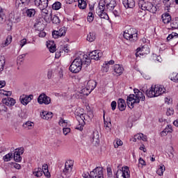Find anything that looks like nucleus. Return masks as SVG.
Here are the masks:
<instances>
[{
  "label": "nucleus",
  "mask_w": 178,
  "mask_h": 178,
  "mask_svg": "<svg viewBox=\"0 0 178 178\" xmlns=\"http://www.w3.org/2000/svg\"><path fill=\"white\" fill-rule=\"evenodd\" d=\"M10 95H12V91L0 90V97H10Z\"/></svg>",
  "instance_id": "58836bf2"
},
{
  "label": "nucleus",
  "mask_w": 178,
  "mask_h": 178,
  "mask_svg": "<svg viewBox=\"0 0 178 178\" xmlns=\"http://www.w3.org/2000/svg\"><path fill=\"white\" fill-rule=\"evenodd\" d=\"M51 22L53 24H59L60 23V19H59V17L56 15H51Z\"/></svg>",
  "instance_id": "ea45409f"
},
{
  "label": "nucleus",
  "mask_w": 178,
  "mask_h": 178,
  "mask_svg": "<svg viewBox=\"0 0 178 178\" xmlns=\"http://www.w3.org/2000/svg\"><path fill=\"white\" fill-rule=\"evenodd\" d=\"M35 2V6H37V8H39V9H42L44 8L43 5H41V0H34Z\"/></svg>",
  "instance_id": "13d9d810"
},
{
  "label": "nucleus",
  "mask_w": 178,
  "mask_h": 178,
  "mask_svg": "<svg viewBox=\"0 0 178 178\" xmlns=\"http://www.w3.org/2000/svg\"><path fill=\"white\" fill-rule=\"evenodd\" d=\"M103 118L104 120V126L106 130H107V131H111V129L112 127V123H111V120H108V121L105 120V112H104Z\"/></svg>",
  "instance_id": "7c9ffc66"
},
{
  "label": "nucleus",
  "mask_w": 178,
  "mask_h": 178,
  "mask_svg": "<svg viewBox=\"0 0 178 178\" xmlns=\"http://www.w3.org/2000/svg\"><path fill=\"white\" fill-rule=\"evenodd\" d=\"M178 34L177 33H172L167 37V41H170V40H177Z\"/></svg>",
  "instance_id": "49530a36"
},
{
  "label": "nucleus",
  "mask_w": 178,
  "mask_h": 178,
  "mask_svg": "<svg viewBox=\"0 0 178 178\" xmlns=\"http://www.w3.org/2000/svg\"><path fill=\"white\" fill-rule=\"evenodd\" d=\"M95 87H97V81L94 80H90L88 81L86 90H95Z\"/></svg>",
  "instance_id": "cd10ccee"
},
{
  "label": "nucleus",
  "mask_w": 178,
  "mask_h": 178,
  "mask_svg": "<svg viewBox=\"0 0 178 178\" xmlns=\"http://www.w3.org/2000/svg\"><path fill=\"white\" fill-rule=\"evenodd\" d=\"M90 141L95 145H98L99 144V132H98V131H93V133L90 136Z\"/></svg>",
  "instance_id": "4468645a"
},
{
  "label": "nucleus",
  "mask_w": 178,
  "mask_h": 178,
  "mask_svg": "<svg viewBox=\"0 0 178 178\" xmlns=\"http://www.w3.org/2000/svg\"><path fill=\"white\" fill-rule=\"evenodd\" d=\"M173 131V129L172 128V125H168L165 129H163V131L161 132L160 136L161 137H166L168 133H172Z\"/></svg>",
  "instance_id": "bb28decb"
},
{
  "label": "nucleus",
  "mask_w": 178,
  "mask_h": 178,
  "mask_svg": "<svg viewBox=\"0 0 178 178\" xmlns=\"http://www.w3.org/2000/svg\"><path fill=\"white\" fill-rule=\"evenodd\" d=\"M78 118H80L83 122H91V119L94 118V115L91 113L88 114H84V113H81L77 115Z\"/></svg>",
  "instance_id": "412c9836"
},
{
  "label": "nucleus",
  "mask_w": 178,
  "mask_h": 178,
  "mask_svg": "<svg viewBox=\"0 0 178 178\" xmlns=\"http://www.w3.org/2000/svg\"><path fill=\"white\" fill-rule=\"evenodd\" d=\"M67 31V29H66V27H60V29H58V30L52 31V37L55 39L60 38V37H65L66 35Z\"/></svg>",
  "instance_id": "0eeeda50"
},
{
  "label": "nucleus",
  "mask_w": 178,
  "mask_h": 178,
  "mask_svg": "<svg viewBox=\"0 0 178 178\" xmlns=\"http://www.w3.org/2000/svg\"><path fill=\"white\" fill-rule=\"evenodd\" d=\"M2 102L7 106H13L16 104V100L12 97H8L7 99H3Z\"/></svg>",
  "instance_id": "b1692460"
},
{
  "label": "nucleus",
  "mask_w": 178,
  "mask_h": 178,
  "mask_svg": "<svg viewBox=\"0 0 178 178\" xmlns=\"http://www.w3.org/2000/svg\"><path fill=\"white\" fill-rule=\"evenodd\" d=\"M112 65H115V60H111L109 61H105L102 67L103 73H108Z\"/></svg>",
  "instance_id": "a211bd4d"
},
{
  "label": "nucleus",
  "mask_w": 178,
  "mask_h": 178,
  "mask_svg": "<svg viewBox=\"0 0 178 178\" xmlns=\"http://www.w3.org/2000/svg\"><path fill=\"white\" fill-rule=\"evenodd\" d=\"M58 124L62 127H66L67 126V122H66V120H63V118H60L58 121Z\"/></svg>",
  "instance_id": "4d7b16f0"
},
{
  "label": "nucleus",
  "mask_w": 178,
  "mask_h": 178,
  "mask_svg": "<svg viewBox=\"0 0 178 178\" xmlns=\"http://www.w3.org/2000/svg\"><path fill=\"white\" fill-rule=\"evenodd\" d=\"M134 95H129L127 99V104L130 109L134 108L136 104H140V101H145V96L143 94V90H134Z\"/></svg>",
  "instance_id": "f03ea898"
},
{
  "label": "nucleus",
  "mask_w": 178,
  "mask_h": 178,
  "mask_svg": "<svg viewBox=\"0 0 178 178\" xmlns=\"http://www.w3.org/2000/svg\"><path fill=\"white\" fill-rule=\"evenodd\" d=\"M3 67H5V57L0 56V73L3 71Z\"/></svg>",
  "instance_id": "a18cd8bd"
},
{
  "label": "nucleus",
  "mask_w": 178,
  "mask_h": 178,
  "mask_svg": "<svg viewBox=\"0 0 178 178\" xmlns=\"http://www.w3.org/2000/svg\"><path fill=\"white\" fill-rule=\"evenodd\" d=\"M118 106L120 111H123L126 109V102L123 99H119Z\"/></svg>",
  "instance_id": "c85d7f7f"
},
{
  "label": "nucleus",
  "mask_w": 178,
  "mask_h": 178,
  "mask_svg": "<svg viewBox=\"0 0 178 178\" xmlns=\"http://www.w3.org/2000/svg\"><path fill=\"white\" fill-rule=\"evenodd\" d=\"M27 44V39L24 38L19 41V45L21 48H23L24 45H26Z\"/></svg>",
  "instance_id": "052dcab7"
},
{
  "label": "nucleus",
  "mask_w": 178,
  "mask_h": 178,
  "mask_svg": "<svg viewBox=\"0 0 178 178\" xmlns=\"http://www.w3.org/2000/svg\"><path fill=\"white\" fill-rule=\"evenodd\" d=\"M20 155L21 154H19V152H14L13 157L15 162H20V161H22V156Z\"/></svg>",
  "instance_id": "603ef678"
},
{
  "label": "nucleus",
  "mask_w": 178,
  "mask_h": 178,
  "mask_svg": "<svg viewBox=\"0 0 178 178\" xmlns=\"http://www.w3.org/2000/svg\"><path fill=\"white\" fill-rule=\"evenodd\" d=\"M139 165H141L142 166H145L147 164L145 163V161L143 159V158H140L138 159Z\"/></svg>",
  "instance_id": "774afa93"
},
{
  "label": "nucleus",
  "mask_w": 178,
  "mask_h": 178,
  "mask_svg": "<svg viewBox=\"0 0 178 178\" xmlns=\"http://www.w3.org/2000/svg\"><path fill=\"white\" fill-rule=\"evenodd\" d=\"M78 1V7L79 9H86L87 8V0H77Z\"/></svg>",
  "instance_id": "f704fd0d"
},
{
  "label": "nucleus",
  "mask_w": 178,
  "mask_h": 178,
  "mask_svg": "<svg viewBox=\"0 0 178 178\" xmlns=\"http://www.w3.org/2000/svg\"><path fill=\"white\" fill-rule=\"evenodd\" d=\"M95 33L94 32H90L87 35V41L89 42H92L93 41H95Z\"/></svg>",
  "instance_id": "e433bc0d"
},
{
  "label": "nucleus",
  "mask_w": 178,
  "mask_h": 178,
  "mask_svg": "<svg viewBox=\"0 0 178 178\" xmlns=\"http://www.w3.org/2000/svg\"><path fill=\"white\" fill-rule=\"evenodd\" d=\"M83 178H104V170L102 168L97 167L90 173L83 174Z\"/></svg>",
  "instance_id": "20e7f679"
},
{
  "label": "nucleus",
  "mask_w": 178,
  "mask_h": 178,
  "mask_svg": "<svg viewBox=\"0 0 178 178\" xmlns=\"http://www.w3.org/2000/svg\"><path fill=\"white\" fill-rule=\"evenodd\" d=\"M148 54H149V48L148 46H143L142 48L138 47L136 49V58H138L140 55L144 56V55H148Z\"/></svg>",
  "instance_id": "f8f14e48"
},
{
  "label": "nucleus",
  "mask_w": 178,
  "mask_h": 178,
  "mask_svg": "<svg viewBox=\"0 0 178 178\" xmlns=\"http://www.w3.org/2000/svg\"><path fill=\"white\" fill-rule=\"evenodd\" d=\"M62 8V3L59 1H56L52 5V9L54 10H59Z\"/></svg>",
  "instance_id": "79ce46f5"
},
{
  "label": "nucleus",
  "mask_w": 178,
  "mask_h": 178,
  "mask_svg": "<svg viewBox=\"0 0 178 178\" xmlns=\"http://www.w3.org/2000/svg\"><path fill=\"white\" fill-rule=\"evenodd\" d=\"M141 137H143V134H137L134 136V142L136 143L137 140H141Z\"/></svg>",
  "instance_id": "bf43d9fd"
},
{
  "label": "nucleus",
  "mask_w": 178,
  "mask_h": 178,
  "mask_svg": "<svg viewBox=\"0 0 178 178\" xmlns=\"http://www.w3.org/2000/svg\"><path fill=\"white\" fill-rule=\"evenodd\" d=\"M33 173L35 177H41L43 173L42 168H35Z\"/></svg>",
  "instance_id": "c9c22d12"
},
{
  "label": "nucleus",
  "mask_w": 178,
  "mask_h": 178,
  "mask_svg": "<svg viewBox=\"0 0 178 178\" xmlns=\"http://www.w3.org/2000/svg\"><path fill=\"white\" fill-rule=\"evenodd\" d=\"M154 60H156L157 62H159L161 63V62H162V58L161 57V56H156V54L154 55Z\"/></svg>",
  "instance_id": "338daca9"
},
{
  "label": "nucleus",
  "mask_w": 178,
  "mask_h": 178,
  "mask_svg": "<svg viewBox=\"0 0 178 178\" xmlns=\"http://www.w3.org/2000/svg\"><path fill=\"white\" fill-rule=\"evenodd\" d=\"M72 161L65 162V168L63 170L62 175L64 178H69L72 176V170H73V164H72Z\"/></svg>",
  "instance_id": "39448f33"
},
{
  "label": "nucleus",
  "mask_w": 178,
  "mask_h": 178,
  "mask_svg": "<svg viewBox=\"0 0 178 178\" xmlns=\"http://www.w3.org/2000/svg\"><path fill=\"white\" fill-rule=\"evenodd\" d=\"M40 116L44 120H49V119H52L54 117V113L49 111H42L40 113Z\"/></svg>",
  "instance_id": "5701e85b"
},
{
  "label": "nucleus",
  "mask_w": 178,
  "mask_h": 178,
  "mask_svg": "<svg viewBox=\"0 0 178 178\" xmlns=\"http://www.w3.org/2000/svg\"><path fill=\"white\" fill-rule=\"evenodd\" d=\"M22 126L25 130H32V129H34V122L27 121Z\"/></svg>",
  "instance_id": "c756f323"
},
{
  "label": "nucleus",
  "mask_w": 178,
  "mask_h": 178,
  "mask_svg": "<svg viewBox=\"0 0 178 178\" xmlns=\"http://www.w3.org/2000/svg\"><path fill=\"white\" fill-rule=\"evenodd\" d=\"M87 20L88 22H89V23H92V22L94 21V14L92 13V12L88 13Z\"/></svg>",
  "instance_id": "6e6d98bb"
},
{
  "label": "nucleus",
  "mask_w": 178,
  "mask_h": 178,
  "mask_svg": "<svg viewBox=\"0 0 178 178\" xmlns=\"http://www.w3.org/2000/svg\"><path fill=\"white\" fill-rule=\"evenodd\" d=\"M90 63L91 60L88 58V56L86 54L80 56L72 61L70 66V71L72 72V73H79L81 70L83 66L87 67Z\"/></svg>",
  "instance_id": "f257e3e1"
},
{
  "label": "nucleus",
  "mask_w": 178,
  "mask_h": 178,
  "mask_svg": "<svg viewBox=\"0 0 178 178\" xmlns=\"http://www.w3.org/2000/svg\"><path fill=\"white\" fill-rule=\"evenodd\" d=\"M12 158H13V154L10 152V153L6 154L3 157V161H5V162H9V161H10V159H12Z\"/></svg>",
  "instance_id": "8fccbe9b"
},
{
  "label": "nucleus",
  "mask_w": 178,
  "mask_h": 178,
  "mask_svg": "<svg viewBox=\"0 0 178 178\" xmlns=\"http://www.w3.org/2000/svg\"><path fill=\"white\" fill-rule=\"evenodd\" d=\"M165 91L163 90H147L146 95L149 98H154L155 97H159L162 94H165Z\"/></svg>",
  "instance_id": "6e6552de"
},
{
  "label": "nucleus",
  "mask_w": 178,
  "mask_h": 178,
  "mask_svg": "<svg viewBox=\"0 0 178 178\" xmlns=\"http://www.w3.org/2000/svg\"><path fill=\"white\" fill-rule=\"evenodd\" d=\"M121 176L118 177L117 176V178H130V170L129 169V167L125 166L122 168V170L121 171Z\"/></svg>",
  "instance_id": "aec40b11"
},
{
  "label": "nucleus",
  "mask_w": 178,
  "mask_h": 178,
  "mask_svg": "<svg viewBox=\"0 0 178 178\" xmlns=\"http://www.w3.org/2000/svg\"><path fill=\"white\" fill-rule=\"evenodd\" d=\"M170 79L172 81H174V83H178V73L177 72H173L170 76Z\"/></svg>",
  "instance_id": "c03bdc74"
},
{
  "label": "nucleus",
  "mask_w": 178,
  "mask_h": 178,
  "mask_svg": "<svg viewBox=\"0 0 178 178\" xmlns=\"http://www.w3.org/2000/svg\"><path fill=\"white\" fill-rule=\"evenodd\" d=\"M98 8H99V9H98L97 13H101L102 12H105V10L106 9V6L104 1H99Z\"/></svg>",
  "instance_id": "72a5a7b5"
},
{
  "label": "nucleus",
  "mask_w": 178,
  "mask_h": 178,
  "mask_svg": "<svg viewBox=\"0 0 178 178\" xmlns=\"http://www.w3.org/2000/svg\"><path fill=\"white\" fill-rule=\"evenodd\" d=\"M104 5H106V8L108 10H113L116 6V0H104Z\"/></svg>",
  "instance_id": "dca6fc26"
},
{
  "label": "nucleus",
  "mask_w": 178,
  "mask_h": 178,
  "mask_svg": "<svg viewBox=\"0 0 178 178\" xmlns=\"http://www.w3.org/2000/svg\"><path fill=\"white\" fill-rule=\"evenodd\" d=\"M163 172H165V166H160L158 170H156L157 175L159 176H162L163 175Z\"/></svg>",
  "instance_id": "5fc2aeb1"
},
{
  "label": "nucleus",
  "mask_w": 178,
  "mask_h": 178,
  "mask_svg": "<svg viewBox=\"0 0 178 178\" xmlns=\"http://www.w3.org/2000/svg\"><path fill=\"white\" fill-rule=\"evenodd\" d=\"M12 35H9L7 36L6 40H4L2 43H1V48H5L6 47H8V45H9L11 42H12Z\"/></svg>",
  "instance_id": "2f4dec72"
},
{
  "label": "nucleus",
  "mask_w": 178,
  "mask_h": 178,
  "mask_svg": "<svg viewBox=\"0 0 178 178\" xmlns=\"http://www.w3.org/2000/svg\"><path fill=\"white\" fill-rule=\"evenodd\" d=\"M163 2L166 8H170V5L175 3V0H163Z\"/></svg>",
  "instance_id": "864d4df0"
},
{
  "label": "nucleus",
  "mask_w": 178,
  "mask_h": 178,
  "mask_svg": "<svg viewBox=\"0 0 178 178\" xmlns=\"http://www.w3.org/2000/svg\"><path fill=\"white\" fill-rule=\"evenodd\" d=\"M34 98L33 95H22L19 97V101L22 105H29V102H31V100Z\"/></svg>",
  "instance_id": "9b49d317"
},
{
  "label": "nucleus",
  "mask_w": 178,
  "mask_h": 178,
  "mask_svg": "<svg viewBox=\"0 0 178 178\" xmlns=\"http://www.w3.org/2000/svg\"><path fill=\"white\" fill-rule=\"evenodd\" d=\"M47 47L49 48L51 54H54V52L56 51V46H55V43H54L52 41H49V42H47Z\"/></svg>",
  "instance_id": "473e14b6"
},
{
  "label": "nucleus",
  "mask_w": 178,
  "mask_h": 178,
  "mask_svg": "<svg viewBox=\"0 0 178 178\" xmlns=\"http://www.w3.org/2000/svg\"><path fill=\"white\" fill-rule=\"evenodd\" d=\"M36 13H37V11L34 8H27L25 10V15L26 16V17L31 18V17H34V16H35Z\"/></svg>",
  "instance_id": "a878e982"
},
{
  "label": "nucleus",
  "mask_w": 178,
  "mask_h": 178,
  "mask_svg": "<svg viewBox=\"0 0 178 178\" xmlns=\"http://www.w3.org/2000/svg\"><path fill=\"white\" fill-rule=\"evenodd\" d=\"M38 102L40 105H42V104H44V105H49V104H51V98L45 94H42L38 97Z\"/></svg>",
  "instance_id": "9d476101"
},
{
  "label": "nucleus",
  "mask_w": 178,
  "mask_h": 178,
  "mask_svg": "<svg viewBox=\"0 0 178 178\" xmlns=\"http://www.w3.org/2000/svg\"><path fill=\"white\" fill-rule=\"evenodd\" d=\"M125 9H133L136 6V0H122Z\"/></svg>",
  "instance_id": "f3484780"
},
{
  "label": "nucleus",
  "mask_w": 178,
  "mask_h": 178,
  "mask_svg": "<svg viewBox=\"0 0 178 178\" xmlns=\"http://www.w3.org/2000/svg\"><path fill=\"white\" fill-rule=\"evenodd\" d=\"M140 8L142 10H148L150 13H156V7L152 5V3L147 2L145 3L144 1H142Z\"/></svg>",
  "instance_id": "423d86ee"
},
{
  "label": "nucleus",
  "mask_w": 178,
  "mask_h": 178,
  "mask_svg": "<svg viewBox=\"0 0 178 178\" xmlns=\"http://www.w3.org/2000/svg\"><path fill=\"white\" fill-rule=\"evenodd\" d=\"M90 94H91V90L87 92V90H81L75 94V98H76V99H83V98H86V97H88Z\"/></svg>",
  "instance_id": "2eb2a0df"
},
{
  "label": "nucleus",
  "mask_w": 178,
  "mask_h": 178,
  "mask_svg": "<svg viewBox=\"0 0 178 178\" xmlns=\"http://www.w3.org/2000/svg\"><path fill=\"white\" fill-rule=\"evenodd\" d=\"M170 26L172 27V29H174L175 30L178 29V17H176L175 19L172 20Z\"/></svg>",
  "instance_id": "37998d69"
},
{
  "label": "nucleus",
  "mask_w": 178,
  "mask_h": 178,
  "mask_svg": "<svg viewBox=\"0 0 178 178\" xmlns=\"http://www.w3.org/2000/svg\"><path fill=\"white\" fill-rule=\"evenodd\" d=\"M33 1H34V0H16L15 5H16V6H18V8L22 4L24 5V6H29V5H30V3H31L33 2Z\"/></svg>",
  "instance_id": "393cba45"
},
{
  "label": "nucleus",
  "mask_w": 178,
  "mask_h": 178,
  "mask_svg": "<svg viewBox=\"0 0 178 178\" xmlns=\"http://www.w3.org/2000/svg\"><path fill=\"white\" fill-rule=\"evenodd\" d=\"M42 13V17L46 22V23H51V19H52V13H49L47 8L40 9Z\"/></svg>",
  "instance_id": "1a4fd4ad"
},
{
  "label": "nucleus",
  "mask_w": 178,
  "mask_h": 178,
  "mask_svg": "<svg viewBox=\"0 0 178 178\" xmlns=\"http://www.w3.org/2000/svg\"><path fill=\"white\" fill-rule=\"evenodd\" d=\"M41 5L43 6V8H48V2H49V0H40Z\"/></svg>",
  "instance_id": "680f3d73"
},
{
  "label": "nucleus",
  "mask_w": 178,
  "mask_h": 178,
  "mask_svg": "<svg viewBox=\"0 0 178 178\" xmlns=\"http://www.w3.org/2000/svg\"><path fill=\"white\" fill-rule=\"evenodd\" d=\"M24 58H26V54L19 56L17 58V63H19V62H23V60H24Z\"/></svg>",
  "instance_id": "e2e57ef3"
},
{
  "label": "nucleus",
  "mask_w": 178,
  "mask_h": 178,
  "mask_svg": "<svg viewBox=\"0 0 178 178\" xmlns=\"http://www.w3.org/2000/svg\"><path fill=\"white\" fill-rule=\"evenodd\" d=\"M6 104L0 103V113H5V112H7L8 107H6Z\"/></svg>",
  "instance_id": "3c124183"
},
{
  "label": "nucleus",
  "mask_w": 178,
  "mask_h": 178,
  "mask_svg": "<svg viewBox=\"0 0 178 178\" xmlns=\"http://www.w3.org/2000/svg\"><path fill=\"white\" fill-rule=\"evenodd\" d=\"M113 70L114 76H122V74H123V72H124V68L119 64H115L113 65Z\"/></svg>",
  "instance_id": "ddd939ff"
},
{
  "label": "nucleus",
  "mask_w": 178,
  "mask_h": 178,
  "mask_svg": "<svg viewBox=\"0 0 178 178\" xmlns=\"http://www.w3.org/2000/svg\"><path fill=\"white\" fill-rule=\"evenodd\" d=\"M150 90H166L163 85H152Z\"/></svg>",
  "instance_id": "de8ad7c7"
},
{
  "label": "nucleus",
  "mask_w": 178,
  "mask_h": 178,
  "mask_svg": "<svg viewBox=\"0 0 178 178\" xmlns=\"http://www.w3.org/2000/svg\"><path fill=\"white\" fill-rule=\"evenodd\" d=\"M97 15L101 19H105L106 20H108V19H109V16L105 11H103L102 13H97Z\"/></svg>",
  "instance_id": "09e8293b"
},
{
  "label": "nucleus",
  "mask_w": 178,
  "mask_h": 178,
  "mask_svg": "<svg viewBox=\"0 0 178 178\" xmlns=\"http://www.w3.org/2000/svg\"><path fill=\"white\" fill-rule=\"evenodd\" d=\"M123 37L130 42H136V41L138 40V31L136 29L130 28L124 31Z\"/></svg>",
  "instance_id": "7ed1b4c3"
},
{
  "label": "nucleus",
  "mask_w": 178,
  "mask_h": 178,
  "mask_svg": "<svg viewBox=\"0 0 178 178\" xmlns=\"http://www.w3.org/2000/svg\"><path fill=\"white\" fill-rule=\"evenodd\" d=\"M101 56H102V53L99 52L98 50H95L89 54V57L93 60H98Z\"/></svg>",
  "instance_id": "6ab92c4d"
},
{
  "label": "nucleus",
  "mask_w": 178,
  "mask_h": 178,
  "mask_svg": "<svg viewBox=\"0 0 178 178\" xmlns=\"http://www.w3.org/2000/svg\"><path fill=\"white\" fill-rule=\"evenodd\" d=\"M42 173H44V176H46V177H51V174H49V171L48 170V165L47 164H44L42 165Z\"/></svg>",
  "instance_id": "4c0bfd02"
},
{
  "label": "nucleus",
  "mask_w": 178,
  "mask_h": 178,
  "mask_svg": "<svg viewBox=\"0 0 178 178\" xmlns=\"http://www.w3.org/2000/svg\"><path fill=\"white\" fill-rule=\"evenodd\" d=\"M63 134H65V136H67V134H69V133H70V128L65 127L63 129Z\"/></svg>",
  "instance_id": "0e129e2a"
},
{
  "label": "nucleus",
  "mask_w": 178,
  "mask_h": 178,
  "mask_svg": "<svg viewBox=\"0 0 178 178\" xmlns=\"http://www.w3.org/2000/svg\"><path fill=\"white\" fill-rule=\"evenodd\" d=\"M161 19L164 24H169L172 22V16L169 13H163L161 15Z\"/></svg>",
  "instance_id": "4be33fe9"
},
{
  "label": "nucleus",
  "mask_w": 178,
  "mask_h": 178,
  "mask_svg": "<svg viewBox=\"0 0 178 178\" xmlns=\"http://www.w3.org/2000/svg\"><path fill=\"white\" fill-rule=\"evenodd\" d=\"M167 115L168 116H172V115H173V113H175V111L173 110V108H168L167 109Z\"/></svg>",
  "instance_id": "69168bd1"
},
{
  "label": "nucleus",
  "mask_w": 178,
  "mask_h": 178,
  "mask_svg": "<svg viewBox=\"0 0 178 178\" xmlns=\"http://www.w3.org/2000/svg\"><path fill=\"white\" fill-rule=\"evenodd\" d=\"M5 13H3V8L0 6V24L5 22Z\"/></svg>",
  "instance_id": "a19ab883"
}]
</instances>
